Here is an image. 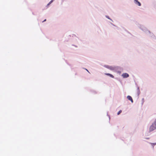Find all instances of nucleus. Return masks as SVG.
Masks as SVG:
<instances>
[{
  "instance_id": "f257e3e1",
  "label": "nucleus",
  "mask_w": 156,
  "mask_h": 156,
  "mask_svg": "<svg viewBox=\"0 0 156 156\" xmlns=\"http://www.w3.org/2000/svg\"><path fill=\"white\" fill-rule=\"evenodd\" d=\"M156 129V119L152 125L150 126L149 131L150 132H152Z\"/></svg>"
},
{
  "instance_id": "f03ea898",
  "label": "nucleus",
  "mask_w": 156,
  "mask_h": 156,
  "mask_svg": "<svg viewBox=\"0 0 156 156\" xmlns=\"http://www.w3.org/2000/svg\"><path fill=\"white\" fill-rule=\"evenodd\" d=\"M105 67L111 70H113L114 69V68L113 67L108 65H105Z\"/></svg>"
},
{
  "instance_id": "7ed1b4c3",
  "label": "nucleus",
  "mask_w": 156,
  "mask_h": 156,
  "mask_svg": "<svg viewBox=\"0 0 156 156\" xmlns=\"http://www.w3.org/2000/svg\"><path fill=\"white\" fill-rule=\"evenodd\" d=\"M122 76L124 78H127L129 76V74L127 73H124L122 75Z\"/></svg>"
},
{
  "instance_id": "20e7f679",
  "label": "nucleus",
  "mask_w": 156,
  "mask_h": 156,
  "mask_svg": "<svg viewBox=\"0 0 156 156\" xmlns=\"http://www.w3.org/2000/svg\"><path fill=\"white\" fill-rule=\"evenodd\" d=\"M135 3L137 5L139 6H140L141 5V3L139 2L138 0H134Z\"/></svg>"
},
{
  "instance_id": "39448f33",
  "label": "nucleus",
  "mask_w": 156,
  "mask_h": 156,
  "mask_svg": "<svg viewBox=\"0 0 156 156\" xmlns=\"http://www.w3.org/2000/svg\"><path fill=\"white\" fill-rule=\"evenodd\" d=\"M127 98L132 103L133 102V100L131 96H127Z\"/></svg>"
},
{
  "instance_id": "423d86ee",
  "label": "nucleus",
  "mask_w": 156,
  "mask_h": 156,
  "mask_svg": "<svg viewBox=\"0 0 156 156\" xmlns=\"http://www.w3.org/2000/svg\"><path fill=\"white\" fill-rule=\"evenodd\" d=\"M105 74L106 75L109 76L112 78H113L114 77V76L113 75H112V74H110V73H105Z\"/></svg>"
},
{
  "instance_id": "0eeeda50",
  "label": "nucleus",
  "mask_w": 156,
  "mask_h": 156,
  "mask_svg": "<svg viewBox=\"0 0 156 156\" xmlns=\"http://www.w3.org/2000/svg\"><path fill=\"white\" fill-rule=\"evenodd\" d=\"M53 0H51L48 4H47V6H48V5H49L51 3H52L53 2Z\"/></svg>"
},
{
  "instance_id": "6e6552de",
  "label": "nucleus",
  "mask_w": 156,
  "mask_h": 156,
  "mask_svg": "<svg viewBox=\"0 0 156 156\" xmlns=\"http://www.w3.org/2000/svg\"><path fill=\"white\" fill-rule=\"evenodd\" d=\"M122 112V110H120L119 111V112H118L117 114L118 115H119Z\"/></svg>"
},
{
  "instance_id": "1a4fd4ad",
  "label": "nucleus",
  "mask_w": 156,
  "mask_h": 156,
  "mask_svg": "<svg viewBox=\"0 0 156 156\" xmlns=\"http://www.w3.org/2000/svg\"><path fill=\"white\" fill-rule=\"evenodd\" d=\"M151 144L152 145H156V143H151Z\"/></svg>"
},
{
  "instance_id": "9d476101",
  "label": "nucleus",
  "mask_w": 156,
  "mask_h": 156,
  "mask_svg": "<svg viewBox=\"0 0 156 156\" xmlns=\"http://www.w3.org/2000/svg\"><path fill=\"white\" fill-rule=\"evenodd\" d=\"M46 19L44 20L42 22H44L45 21H46Z\"/></svg>"
},
{
  "instance_id": "9b49d317",
  "label": "nucleus",
  "mask_w": 156,
  "mask_h": 156,
  "mask_svg": "<svg viewBox=\"0 0 156 156\" xmlns=\"http://www.w3.org/2000/svg\"><path fill=\"white\" fill-rule=\"evenodd\" d=\"M106 17H107V18H108V16H106Z\"/></svg>"
}]
</instances>
